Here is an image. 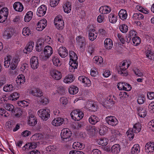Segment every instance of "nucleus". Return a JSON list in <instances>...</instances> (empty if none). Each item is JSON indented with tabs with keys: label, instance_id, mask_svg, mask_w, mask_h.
I'll use <instances>...</instances> for the list:
<instances>
[{
	"label": "nucleus",
	"instance_id": "obj_43",
	"mask_svg": "<svg viewBox=\"0 0 154 154\" xmlns=\"http://www.w3.org/2000/svg\"><path fill=\"white\" fill-rule=\"evenodd\" d=\"M132 41L133 45L135 46L138 45L141 41L140 38L138 36L133 37Z\"/></svg>",
	"mask_w": 154,
	"mask_h": 154
},
{
	"label": "nucleus",
	"instance_id": "obj_50",
	"mask_svg": "<svg viewBox=\"0 0 154 154\" xmlns=\"http://www.w3.org/2000/svg\"><path fill=\"white\" fill-rule=\"evenodd\" d=\"M120 30L123 33H126L128 30V26L125 24L120 25L119 27Z\"/></svg>",
	"mask_w": 154,
	"mask_h": 154
},
{
	"label": "nucleus",
	"instance_id": "obj_30",
	"mask_svg": "<svg viewBox=\"0 0 154 154\" xmlns=\"http://www.w3.org/2000/svg\"><path fill=\"white\" fill-rule=\"evenodd\" d=\"M140 151L139 145L137 144L134 145L132 148L131 153L132 154H138L139 153Z\"/></svg>",
	"mask_w": 154,
	"mask_h": 154
},
{
	"label": "nucleus",
	"instance_id": "obj_15",
	"mask_svg": "<svg viewBox=\"0 0 154 154\" xmlns=\"http://www.w3.org/2000/svg\"><path fill=\"white\" fill-rule=\"evenodd\" d=\"M44 52L45 57H46V59L48 58L53 53L52 48L50 46H47L44 48Z\"/></svg>",
	"mask_w": 154,
	"mask_h": 154
},
{
	"label": "nucleus",
	"instance_id": "obj_40",
	"mask_svg": "<svg viewBox=\"0 0 154 154\" xmlns=\"http://www.w3.org/2000/svg\"><path fill=\"white\" fill-rule=\"evenodd\" d=\"M109 19L110 22L112 23H115L117 20V16L112 14H110L109 15Z\"/></svg>",
	"mask_w": 154,
	"mask_h": 154
},
{
	"label": "nucleus",
	"instance_id": "obj_52",
	"mask_svg": "<svg viewBox=\"0 0 154 154\" xmlns=\"http://www.w3.org/2000/svg\"><path fill=\"white\" fill-rule=\"evenodd\" d=\"M28 146H29V149H35L37 146V144L35 142H32L30 143H29L28 144L26 143L24 146V147H28Z\"/></svg>",
	"mask_w": 154,
	"mask_h": 154
},
{
	"label": "nucleus",
	"instance_id": "obj_49",
	"mask_svg": "<svg viewBox=\"0 0 154 154\" xmlns=\"http://www.w3.org/2000/svg\"><path fill=\"white\" fill-rule=\"evenodd\" d=\"M133 17L134 19L140 20L143 19L144 17L141 13H136L134 14Z\"/></svg>",
	"mask_w": 154,
	"mask_h": 154
},
{
	"label": "nucleus",
	"instance_id": "obj_42",
	"mask_svg": "<svg viewBox=\"0 0 154 154\" xmlns=\"http://www.w3.org/2000/svg\"><path fill=\"white\" fill-rule=\"evenodd\" d=\"M108 131V128L105 126H102L100 127L99 130L100 134L101 135H104L106 134Z\"/></svg>",
	"mask_w": 154,
	"mask_h": 154
},
{
	"label": "nucleus",
	"instance_id": "obj_4",
	"mask_svg": "<svg viewBox=\"0 0 154 154\" xmlns=\"http://www.w3.org/2000/svg\"><path fill=\"white\" fill-rule=\"evenodd\" d=\"M8 14V10L7 8H3L0 10V23H2L5 21Z\"/></svg>",
	"mask_w": 154,
	"mask_h": 154
},
{
	"label": "nucleus",
	"instance_id": "obj_60",
	"mask_svg": "<svg viewBox=\"0 0 154 154\" xmlns=\"http://www.w3.org/2000/svg\"><path fill=\"white\" fill-rule=\"evenodd\" d=\"M11 57L10 56H8L7 57V60H6L4 62L5 66L6 67H8L10 65L11 66Z\"/></svg>",
	"mask_w": 154,
	"mask_h": 154
},
{
	"label": "nucleus",
	"instance_id": "obj_32",
	"mask_svg": "<svg viewBox=\"0 0 154 154\" xmlns=\"http://www.w3.org/2000/svg\"><path fill=\"white\" fill-rule=\"evenodd\" d=\"M141 125L139 123H136L135 124L132 128H130L131 130L133 131L134 133H138L141 130Z\"/></svg>",
	"mask_w": 154,
	"mask_h": 154
},
{
	"label": "nucleus",
	"instance_id": "obj_48",
	"mask_svg": "<svg viewBox=\"0 0 154 154\" xmlns=\"http://www.w3.org/2000/svg\"><path fill=\"white\" fill-rule=\"evenodd\" d=\"M69 56L70 58V60H77L78 57L76 54L72 51H70L69 52Z\"/></svg>",
	"mask_w": 154,
	"mask_h": 154
},
{
	"label": "nucleus",
	"instance_id": "obj_17",
	"mask_svg": "<svg viewBox=\"0 0 154 154\" xmlns=\"http://www.w3.org/2000/svg\"><path fill=\"white\" fill-rule=\"evenodd\" d=\"M64 119L60 117L55 118L52 121L51 123L55 126H57L62 125L63 123Z\"/></svg>",
	"mask_w": 154,
	"mask_h": 154
},
{
	"label": "nucleus",
	"instance_id": "obj_20",
	"mask_svg": "<svg viewBox=\"0 0 154 154\" xmlns=\"http://www.w3.org/2000/svg\"><path fill=\"white\" fill-rule=\"evenodd\" d=\"M78 79L80 82L87 85L88 86H90L91 85V82L89 79L84 76H79Z\"/></svg>",
	"mask_w": 154,
	"mask_h": 154
},
{
	"label": "nucleus",
	"instance_id": "obj_34",
	"mask_svg": "<svg viewBox=\"0 0 154 154\" xmlns=\"http://www.w3.org/2000/svg\"><path fill=\"white\" fill-rule=\"evenodd\" d=\"M74 78L72 74H69L64 79V82L66 83H70L74 80Z\"/></svg>",
	"mask_w": 154,
	"mask_h": 154
},
{
	"label": "nucleus",
	"instance_id": "obj_10",
	"mask_svg": "<svg viewBox=\"0 0 154 154\" xmlns=\"http://www.w3.org/2000/svg\"><path fill=\"white\" fill-rule=\"evenodd\" d=\"M30 63L32 68L35 69H37L39 66L38 60V58L36 56L32 57L30 59Z\"/></svg>",
	"mask_w": 154,
	"mask_h": 154
},
{
	"label": "nucleus",
	"instance_id": "obj_51",
	"mask_svg": "<svg viewBox=\"0 0 154 154\" xmlns=\"http://www.w3.org/2000/svg\"><path fill=\"white\" fill-rule=\"evenodd\" d=\"M85 129L89 133L92 132V133H94L96 130V129L95 128L94 126L90 125L87 126Z\"/></svg>",
	"mask_w": 154,
	"mask_h": 154
},
{
	"label": "nucleus",
	"instance_id": "obj_19",
	"mask_svg": "<svg viewBox=\"0 0 154 154\" xmlns=\"http://www.w3.org/2000/svg\"><path fill=\"white\" fill-rule=\"evenodd\" d=\"M111 10V8L109 7L106 6H102L99 9L100 12L103 14L109 13Z\"/></svg>",
	"mask_w": 154,
	"mask_h": 154
},
{
	"label": "nucleus",
	"instance_id": "obj_55",
	"mask_svg": "<svg viewBox=\"0 0 154 154\" xmlns=\"http://www.w3.org/2000/svg\"><path fill=\"white\" fill-rule=\"evenodd\" d=\"M4 108L6 110L10 111H13L14 109V106L10 104H6L4 105Z\"/></svg>",
	"mask_w": 154,
	"mask_h": 154
},
{
	"label": "nucleus",
	"instance_id": "obj_23",
	"mask_svg": "<svg viewBox=\"0 0 154 154\" xmlns=\"http://www.w3.org/2000/svg\"><path fill=\"white\" fill-rule=\"evenodd\" d=\"M28 123L30 125L35 126L37 123L36 118L32 115L30 116L29 117Z\"/></svg>",
	"mask_w": 154,
	"mask_h": 154
},
{
	"label": "nucleus",
	"instance_id": "obj_11",
	"mask_svg": "<svg viewBox=\"0 0 154 154\" xmlns=\"http://www.w3.org/2000/svg\"><path fill=\"white\" fill-rule=\"evenodd\" d=\"M50 74L52 77L56 80H59L61 78V72L56 69H52L50 71Z\"/></svg>",
	"mask_w": 154,
	"mask_h": 154
},
{
	"label": "nucleus",
	"instance_id": "obj_18",
	"mask_svg": "<svg viewBox=\"0 0 154 154\" xmlns=\"http://www.w3.org/2000/svg\"><path fill=\"white\" fill-rule=\"evenodd\" d=\"M14 9L16 11H22L23 9V6L20 2H15L13 5Z\"/></svg>",
	"mask_w": 154,
	"mask_h": 154
},
{
	"label": "nucleus",
	"instance_id": "obj_13",
	"mask_svg": "<svg viewBox=\"0 0 154 154\" xmlns=\"http://www.w3.org/2000/svg\"><path fill=\"white\" fill-rule=\"evenodd\" d=\"M46 6L44 5H42L38 8L37 12V14L40 17L43 16L46 13Z\"/></svg>",
	"mask_w": 154,
	"mask_h": 154
},
{
	"label": "nucleus",
	"instance_id": "obj_28",
	"mask_svg": "<svg viewBox=\"0 0 154 154\" xmlns=\"http://www.w3.org/2000/svg\"><path fill=\"white\" fill-rule=\"evenodd\" d=\"M120 149V146L118 144L114 145L111 147V152L115 154H117L119 153Z\"/></svg>",
	"mask_w": 154,
	"mask_h": 154
},
{
	"label": "nucleus",
	"instance_id": "obj_45",
	"mask_svg": "<svg viewBox=\"0 0 154 154\" xmlns=\"http://www.w3.org/2000/svg\"><path fill=\"white\" fill-rule=\"evenodd\" d=\"M14 89V87L12 85H7L3 87V90L5 91H10Z\"/></svg>",
	"mask_w": 154,
	"mask_h": 154
},
{
	"label": "nucleus",
	"instance_id": "obj_6",
	"mask_svg": "<svg viewBox=\"0 0 154 154\" xmlns=\"http://www.w3.org/2000/svg\"><path fill=\"white\" fill-rule=\"evenodd\" d=\"M76 40V42L80 48L83 49L85 48L87 42L84 37L81 35L78 36L77 37Z\"/></svg>",
	"mask_w": 154,
	"mask_h": 154
},
{
	"label": "nucleus",
	"instance_id": "obj_31",
	"mask_svg": "<svg viewBox=\"0 0 154 154\" xmlns=\"http://www.w3.org/2000/svg\"><path fill=\"white\" fill-rule=\"evenodd\" d=\"M68 91L70 94H76L79 91V88L76 86L72 85L69 88Z\"/></svg>",
	"mask_w": 154,
	"mask_h": 154
},
{
	"label": "nucleus",
	"instance_id": "obj_1",
	"mask_svg": "<svg viewBox=\"0 0 154 154\" xmlns=\"http://www.w3.org/2000/svg\"><path fill=\"white\" fill-rule=\"evenodd\" d=\"M71 131L68 128L63 129L61 132L60 136L62 141L67 142L73 139Z\"/></svg>",
	"mask_w": 154,
	"mask_h": 154
},
{
	"label": "nucleus",
	"instance_id": "obj_58",
	"mask_svg": "<svg viewBox=\"0 0 154 154\" xmlns=\"http://www.w3.org/2000/svg\"><path fill=\"white\" fill-rule=\"evenodd\" d=\"M111 131V134H112V136L113 138H116L120 134V132L119 131L115 129H112Z\"/></svg>",
	"mask_w": 154,
	"mask_h": 154
},
{
	"label": "nucleus",
	"instance_id": "obj_36",
	"mask_svg": "<svg viewBox=\"0 0 154 154\" xmlns=\"http://www.w3.org/2000/svg\"><path fill=\"white\" fill-rule=\"evenodd\" d=\"M138 115L141 117H144L146 115V110L142 107H139L138 109Z\"/></svg>",
	"mask_w": 154,
	"mask_h": 154
},
{
	"label": "nucleus",
	"instance_id": "obj_12",
	"mask_svg": "<svg viewBox=\"0 0 154 154\" xmlns=\"http://www.w3.org/2000/svg\"><path fill=\"white\" fill-rule=\"evenodd\" d=\"M125 64L126 63L123 62L122 65L117 69L119 74L123 76H126L128 75V73L126 71V68L124 67Z\"/></svg>",
	"mask_w": 154,
	"mask_h": 154
},
{
	"label": "nucleus",
	"instance_id": "obj_29",
	"mask_svg": "<svg viewBox=\"0 0 154 154\" xmlns=\"http://www.w3.org/2000/svg\"><path fill=\"white\" fill-rule=\"evenodd\" d=\"M30 92L33 95L38 97L42 96V91H40L39 88H35L33 90H32L30 91Z\"/></svg>",
	"mask_w": 154,
	"mask_h": 154
},
{
	"label": "nucleus",
	"instance_id": "obj_9",
	"mask_svg": "<svg viewBox=\"0 0 154 154\" xmlns=\"http://www.w3.org/2000/svg\"><path fill=\"white\" fill-rule=\"evenodd\" d=\"M47 21L45 19L39 21L37 24V27L36 29L38 31H42L46 26Z\"/></svg>",
	"mask_w": 154,
	"mask_h": 154
},
{
	"label": "nucleus",
	"instance_id": "obj_21",
	"mask_svg": "<svg viewBox=\"0 0 154 154\" xmlns=\"http://www.w3.org/2000/svg\"><path fill=\"white\" fill-rule=\"evenodd\" d=\"M104 45L106 49L108 50L110 49L113 46L112 41L111 39L107 38L104 41Z\"/></svg>",
	"mask_w": 154,
	"mask_h": 154
},
{
	"label": "nucleus",
	"instance_id": "obj_35",
	"mask_svg": "<svg viewBox=\"0 0 154 154\" xmlns=\"http://www.w3.org/2000/svg\"><path fill=\"white\" fill-rule=\"evenodd\" d=\"M33 16V12L30 11L28 12L26 14L24 17V21L25 22L29 21L32 18Z\"/></svg>",
	"mask_w": 154,
	"mask_h": 154
},
{
	"label": "nucleus",
	"instance_id": "obj_8",
	"mask_svg": "<svg viewBox=\"0 0 154 154\" xmlns=\"http://www.w3.org/2000/svg\"><path fill=\"white\" fill-rule=\"evenodd\" d=\"M107 123L112 126H116L118 123V121L115 117L113 116H109L106 118Z\"/></svg>",
	"mask_w": 154,
	"mask_h": 154
},
{
	"label": "nucleus",
	"instance_id": "obj_16",
	"mask_svg": "<svg viewBox=\"0 0 154 154\" xmlns=\"http://www.w3.org/2000/svg\"><path fill=\"white\" fill-rule=\"evenodd\" d=\"M58 51L59 54L61 57H65L68 55L67 50L64 47H60Z\"/></svg>",
	"mask_w": 154,
	"mask_h": 154
},
{
	"label": "nucleus",
	"instance_id": "obj_47",
	"mask_svg": "<svg viewBox=\"0 0 154 154\" xmlns=\"http://www.w3.org/2000/svg\"><path fill=\"white\" fill-rule=\"evenodd\" d=\"M134 132L131 130V129H129L126 133L129 139L130 140H131L133 138L134 136Z\"/></svg>",
	"mask_w": 154,
	"mask_h": 154
},
{
	"label": "nucleus",
	"instance_id": "obj_24",
	"mask_svg": "<svg viewBox=\"0 0 154 154\" xmlns=\"http://www.w3.org/2000/svg\"><path fill=\"white\" fill-rule=\"evenodd\" d=\"M99 118L96 116L92 115L89 119V122L92 125H94L99 121Z\"/></svg>",
	"mask_w": 154,
	"mask_h": 154
},
{
	"label": "nucleus",
	"instance_id": "obj_59",
	"mask_svg": "<svg viewBox=\"0 0 154 154\" xmlns=\"http://www.w3.org/2000/svg\"><path fill=\"white\" fill-rule=\"evenodd\" d=\"M18 82H19L20 84H23L25 81V76L24 75L21 74L18 76Z\"/></svg>",
	"mask_w": 154,
	"mask_h": 154
},
{
	"label": "nucleus",
	"instance_id": "obj_37",
	"mask_svg": "<svg viewBox=\"0 0 154 154\" xmlns=\"http://www.w3.org/2000/svg\"><path fill=\"white\" fill-rule=\"evenodd\" d=\"M74 149H78V148L80 149L81 148L82 149L84 148L85 145L82 143L79 142H75L73 143L72 145Z\"/></svg>",
	"mask_w": 154,
	"mask_h": 154
},
{
	"label": "nucleus",
	"instance_id": "obj_63",
	"mask_svg": "<svg viewBox=\"0 0 154 154\" xmlns=\"http://www.w3.org/2000/svg\"><path fill=\"white\" fill-rule=\"evenodd\" d=\"M145 98L143 95H141L138 96L137 100L138 103L139 104H141L144 103Z\"/></svg>",
	"mask_w": 154,
	"mask_h": 154
},
{
	"label": "nucleus",
	"instance_id": "obj_46",
	"mask_svg": "<svg viewBox=\"0 0 154 154\" xmlns=\"http://www.w3.org/2000/svg\"><path fill=\"white\" fill-rule=\"evenodd\" d=\"M146 56L149 59L151 60H154V54L152 53L150 50H147L146 51Z\"/></svg>",
	"mask_w": 154,
	"mask_h": 154
},
{
	"label": "nucleus",
	"instance_id": "obj_33",
	"mask_svg": "<svg viewBox=\"0 0 154 154\" xmlns=\"http://www.w3.org/2000/svg\"><path fill=\"white\" fill-rule=\"evenodd\" d=\"M119 17L122 20L126 19L127 14L126 11L124 9L121 10L119 12Z\"/></svg>",
	"mask_w": 154,
	"mask_h": 154
},
{
	"label": "nucleus",
	"instance_id": "obj_7",
	"mask_svg": "<svg viewBox=\"0 0 154 154\" xmlns=\"http://www.w3.org/2000/svg\"><path fill=\"white\" fill-rule=\"evenodd\" d=\"M146 152L149 154H154V142H149L146 144L145 146Z\"/></svg>",
	"mask_w": 154,
	"mask_h": 154
},
{
	"label": "nucleus",
	"instance_id": "obj_39",
	"mask_svg": "<svg viewBox=\"0 0 154 154\" xmlns=\"http://www.w3.org/2000/svg\"><path fill=\"white\" fill-rule=\"evenodd\" d=\"M52 61L54 65L56 66H60L61 64L60 60L57 57H54L53 58Z\"/></svg>",
	"mask_w": 154,
	"mask_h": 154
},
{
	"label": "nucleus",
	"instance_id": "obj_54",
	"mask_svg": "<svg viewBox=\"0 0 154 154\" xmlns=\"http://www.w3.org/2000/svg\"><path fill=\"white\" fill-rule=\"evenodd\" d=\"M98 34L96 32H95L89 33V38L91 41H92L95 39L97 37Z\"/></svg>",
	"mask_w": 154,
	"mask_h": 154
},
{
	"label": "nucleus",
	"instance_id": "obj_62",
	"mask_svg": "<svg viewBox=\"0 0 154 154\" xmlns=\"http://www.w3.org/2000/svg\"><path fill=\"white\" fill-rule=\"evenodd\" d=\"M114 104L107 100L105 101L103 103V106L106 108H109L111 107Z\"/></svg>",
	"mask_w": 154,
	"mask_h": 154
},
{
	"label": "nucleus",
	"instance_id": "obj_22",
	"mask_svg": "<svg viewBox=\"0 0 154 154\" xmlns=\"http://www.w3.org/2000/svg\"><path fill=\"white\" fill-rule=\"evenodd\" d=\"M20 61V59L18 58L14 57L13 58L10 67L12 70L15 69L17 67L18 63Z\"/></svg>",
	"mask_w": 154,
	"mask_h": 154
},
{
	"label": "nucleus",
	"instance_id": "obj_44",
	"mask_svg": "<svg viewBox=\"0 0 154 154\" xmlns=\"http://www.w3.org/2000/svg\"><path fill=\"white\" fill-rule=\"evenodd\" d=\"M72 62L70 61L69 64L70 65L69 67V69H72L73 68L74 70L75 69H76L78 67V64L76 63V61H74V60H71Z\"/></svg>",
	"mask_w": 154,
	"mask_h": 154
},
{
	"label": "nucleus",
	"instance_id": "obj_26",
	"mask_svg": "<svg viewBox=\"0 0 154 154\" xmlns=\"http://www.w3.org/2000/svg\"><path fill=\"white\" fill-rule=\"evenodd\" d=\"M38 100L40 101V104L45 105L47 104L49 102V100L48 98L43 96V94L42 96H39L38 98Z\"/></svg>",
	"mask_w": 154,
	"mask_h": 154
},
{
	"label": "nucleus",
	"instance_id": "obj_5",
	"mask_svg": "<svg viewBox=\"0 0 154 154\" xmlns=\"http://www.w3.org/2000/svg\"><path fill=\"white\" fill-rule=\"evenodd\" d=\"M61 16L59 15L56 17L54 19V23L56 28L62 30L64 27V22L61 19Z\"/></svg>",
	"mask_w": 154,
	"mask_h": 154
},
{
	"label": "nucleus",
	"instance_id": "obj_2",
	"mask_svg": "<svg viewBox=\"0 0 154 154\" xmlns=\"http://www.w3.org/2000/svg\"><path fill=\"white\" fill-rule=\"evenodd\" d=\"M70 115L73 119L78 121L81 119L84 116L83 113L79 109H76L72 111Z\"/></svg>",
	"mask_w": 154,
	"mask_h": 154
},
{
	"label": "nucleus",
	"instance_id": "obj_27",
	"mask_svg": "<svg viewBox=\"0 0 154 154\" xmlns=\"http://www.w3.org/2000/svg\"><path fill=\"white\" fill-rule=\"evenodd\" d=\"M63 8L65 12L67 13H70L72 8L71 4L68 2H66L64 4Z\"/></svg>",
	"mask_w": 154,
	"mask_h": 154
},
{
	"label": "nucleus",
	"instance_id": "obj_25",
	"mask_svg": "<svg viewBox=\"0 0 154 154\" xmlns=\"http://www.w3.org/2000/svg\"><path fill=\"white\" fill-rule=\"evenodd\" d=\"M14 29L12 28H9L5 31L4 35L8 38H10L14 33Z\"/></svg>",
	"mask_w": 154,
	"mask_h": 154
},
{
	"label": "nucleus",
	"instance_id": "obj_61",
	"mask_svg": "<svg viewBox=\"0 0 154 154\" xmlns=\"http://www.w3.org/2000/svg\"><path fill=\"white\" fill-rule=\"evenodd\" d=\"M97 106L95 104L93 103H91L90 105V106L89 107V110L95 112L97 110Z\"/></svg>",
	"mask_w": 154,
	"mask_h": 154
},
{
	"label": "nucleus",
	"instance_id": "obj_56",
	"mask_svg": "<svg viewBox=\"0 0 154 154\" xmlns=\"http://www.w3.org/2000/svg\"><path fill=\"white\" fill-rule=\"evenodd\" d=\"M31 31L28 27H25L23 28L22 30V34L25 36H28L31 34Z\"/></svg>",
	"mask_w": 154,
	"mask_h": 154
},
{
	"label": "nucleus",
	"instance_id": "obj_64",
	"mask_svg": "<svg viewBox=\"0 0 154 154\" xmlns=\"http://www.w3.org/2000/svg\"><path fill=\"white\" fill-rule=\"evenodd\" d=\"M46 149L48 151H54L57 150V148L55 146L50 145L46 148Z\"/></svg>",
	"mask_w": 154,
	"mask_h": 154
},
{
	"label": "nucleus",
	"instance_id": "obj_53",
	"mask_svg": "<svg viewBox=\"0 0 154 154\" xmlns=\"http://www.w3.org/2000/svg\"><path fill=\"white\" fill-rule=\"evenodd\" d=\"M14 114L16 116L18 117H20L22 114V111L20 109L16 108L14 109Z\"/></svg>",
	"mask_w": 154,
	"mask_h": 154
},
{
	"label": "nucleus",
	"instance_id": "obj_41",
	"mask_svg": "<svg viewBox=\"0 0 154 154\" xmlns=\"http://www.w3.org/2000/svg\"><path fill=\"white\" fill-rule=\"evenodd\" d=\"M20 94L17 92H14L10 96L9 98L11 100H17L19 98Z\"/></svg>",
	"mask_w": 154,
	"mask_h": 154
},
{
	"label": "nucleus",
	"instance_id": "obj_57",
	"mask_svg": "<svg viewBox=\"0 0 154 154\" xmlns=\"http://www.w3.org/2000/svg\"><path fill=\"white\" fill-rule=\"evenodd\" d=\"M108 140L106 138H101L99 141V144L102 146H105L108 144Z\"/></svg>",
	"mask_w": 154,
	"mask_h": 154
},
{
	"label": "nucleus",
	"instance_id": "obj_3",
	"mask_svg": "<svg viewBox=\"0 0 154 154\" xmlns=\"http://www.w3.org/2000/svg\"><path fill=\"white\" fill-rule=\"evenodd\" d=\"M50 110L48 109L39 110L38 112L39 116L43 120H47L49 118Z\"/></svg>",
	"mask_w": 154,
	"mask_h": 154
},
{
	"label": "nucleus",
	"instance_id": "obj_14",
	"mask_svg": "<svg viewBox=\"0 0 154 154\" xmlns=\"http://www.w3.org/2000/svg\"><path fill=\"white\" fill-rule=\"evenodd\" d=\"M34 46V42H31L28 43L23 50V52L26 54L29 53L32 51Z\"/></svg>",
	"mask_w": 154,
	"mask_h": 154
},
{
	"label": "nucleus",
	"instance_id": "obj_38",
	"mask_svg": "<svg viewBox=\"0 0 154 154\" xmlns=\"http://www.w3.org/2000/svg\"><path fill=\"white\" fill-rule=\"evenodd\" d=\"M93 60L94 63L98 65L100 64L103 62V59L102 57L96 56L93 58Z\"/></svg>",
	"mask_w": 154,
	"mask_h": 154
}]
</instances>
